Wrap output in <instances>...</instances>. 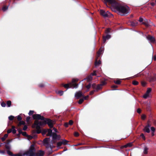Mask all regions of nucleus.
<instances>
[{
	"label": "nucleus",
	"instance_id": "obj_1",
	"mask_svg": "<svg viewBox=\"0 0 156 156\" xmlns=\"http://www.w3.org/2000/svg\"><path fill=\"white\" fill-rule=\"evenodd\" d=\"M105 2H108L111 5V9L113 11H117L122 13V15L127 14L128 13V7L121 5L115 0H105Z\"/></svg>",
	"mask_w": 156,
	"mask_h": 156
},
{
	"label": "nucleus",
	"instance_id": "obj_2",
	"mask_svg": "<svg viewBox=\"0 0 156 156\" xmlns=\"http://www.w3.org/2000/svg\"><path fill=\"white\" fill-rule=\"evenodd\" d=\"M55 123V121L48 118H45L44 121L42 122L39 121H35L33 127L37 129L36 133L39 134L41 132V126L47 124L50 128H52L53 127Z\"/></svg>",
	"mask_w": 156,
	"mask_h": 156
},
{
	"label": "nucleus",
	"instance_id": "obj_3",
	"mask_svg": "<svg viewBox=\"0 0 156 156\" xmlns=\"http://www.w3.org/2000/svg\"><path fill=\"white\" fill-rule=\"evenodd\" d=\"M78 81V79H72V82L69 83H68L64 84H62V86L65 88L68 89L69 88H77L78 87V84L76 83Z\"/></svg>",
	"mask_w": 156,
	"mask_h": 156
},
{
	"label": "nucleus",
	"instance_id": "obj_4",
	"mask_svg": "<svg viewBox=\"0 0 156 156\" xmlns=\"http://www.w3.org/2000/svg\"><path fill=\"white\" fill-rule=\"evenodd\" d=\"M32 117L34 119L36 120L35 121L41 120L44 121L45 118L43 116H41L40 114H38L33 115Z\"/></svg>",
	"mask_w": 156,
	"mask_h": 156
},
{
	"label": "nucleus",
	"instance_id": "obj_5",
	"mask_svg": "<svg viewBox=\"0 0 156 156\" xmlns=\"http://www.w3.org/2000/svg\"><path fill=\"white\" fill-rule=\"evenodd\" d=\"M11 140H6V141L5 142H4L3 143H1V144L4 145V144H5V147L6 149L7 150H10L11 149V147L9 145L10 143L11 142Z\"/></svg>",
	"mask_w": 156,
	"mask_h": 156
},
{
	"label": "nucleus",
	"instance_id": "obj_6",
	"mask_svg": "<svg viewBox=\"0 0 156 156\" xmlns=\"http://www.w3.org/2000/svg\"><path fill=\"white\" fill-rule=\"evenodd\" d=\"M100 13L101 16H102L104 18L108 17L111 14L108 11L106 12L103 10H101L100 11Z\"/></svg>",
	"mask_w": 156,
	"mask_h": 156
},
{
	"label": "nucleus",
	"instance_id": "obj_7",
	"mask_svg": "<svg viewBox=\"0 0 156 156\" xmlns=\"http://www.w3.org/2000/svg\"><path fill=\"white\" fill-rule=\"evenodd\" d=\"M68 142L69 141L66 140H62V141L58 142L57 145L58 147H60L62 144L64 145H66L67 144Z\"/></svg>",
	"mask_w": 156,
	"mask_h": 156
},
{
	"label": "nucleus",
	"instance_id": "obj_8",
	"mask_svg": "<svg viewBox=\"0 0 156 156\" xmlns=\"http://www.w3.org/2000/svg\"><path fill=\"white\" fill-rule=\"evenodd\" d=\"M147 39L150 41V42L152 43H154L155 42V39L154 37L150 35H148L147 37Z\"/></svg>",
	"mask_w": 156,
	"mask_h": 156
},
{
	"label": "nucleus",
	"instance_id": "obj_9",
	"mask_svg": "<svg viewBox=\"0 0 156 156\" xmlns=\"http://www.w3.org/2000/svg\"><path fill=\"white\" fill-rule=\"evenodd\" d=\"M15 127L14 126H12V129H9L7 131V133H9L11 132H12V133L14 134L16 133V130L15 129Z\"/></svg>",
	"mask_w": 156,
	"mask_h": 156
},
{
	"label": "nucleus",
	"instance_id": "obj_10",
	"mask_svg": "<svg viewBox=\"0 0 156 156\" xmlns=\"http://www.w3.org/2000/svg\"><path fill=\"white\" fill-rule=\"evenodd\" d=\"M83 96L82 92L79 91L77 92L75 95V97L76 99H78Z\"/></svg>",
	"mask_w": 156,
	"mask_h": 156
},
{
	"label": "nucleus",
	"instance_id": "obj_11",
	"mask_svg": "<svg viewBox=\"0 0 156 156\" xmlns=\"http://www.w3.org/2000/svg\"><path fill=\"white\" fill-rule=\"evenodd\" d=\"M111 36L110 35L107 34L106 36H103V42L105 43L106 40L108 39L111 38Z\"/></svg>",
	"mask_w": 156,
	"mask_h": 156
},
{
	"label": "nucleus",
	"instance_id": "obj_12",
	"mask_svg": "<svg viewBox=\"0 0 156 156\" xmlns=\"http://www.w3.org/2000/svg\"><path fill=\"white\" fill-rule=\"evenodd\" d=\"M103 51V48H101L99 51H98L97 53V56L98 57H99L100 56L101 54H102V52Z\"/></svg>",
	"mask_w": 156,
	"mask_h": 156
},
{
	"label": "nucleus",
	"instance_id": "obj_13",
	"mask_svg": "<svg viewBox=\"0 0 156 156\" xmlns=\"http://www.w3.org/2000/svg\"><path fill=\"white\" fill-rule=\"evenodd\" d=\"M150 82H154L156 80V74L154 76H151L149 78Z\"/></svg>",
	"mask_w": 156,
	"mask_h": 156
},
{
	"label": "nucleus",
	"instance_id": "obj_14",
	"mask_svg": "<svg viewBox=\"0 0 156 156\" xmlns=\"http://www.w3.org/2000/svg\"><path fill=\"white\" fill-rule=\"evenodd\" d=\"M98 57H99L97 56L96 61L95 63V65L96 66H98L101 63V62L100 60H99L98 61H97Z\"/></svg>",
	"mask_w": 156,
	"mask_h": 156
},
{
	"label": "nucleus",
	"instance_id": "obj_15",
	"mask_svg": "<svg viewBox=\"0 0 156 156\" xmlns=\"http://www.w3.org/2000/svg\"><path fill=\"white\" fill-rule=\"evenodd\" d=\"M138 24V22L136 21H131L129 24L132 27H135Z\"/></svg>",
	"mask_w": 156,
	"mask_h": 156
},
{
	"label": "nucleus",
	"instance_id": "obj_16",
	"mask_svg": "<svg viewBox=\"0 0 156 156\" xmlns=\"http://www.w3.org/2000/svg\"><path fill=\"white\" fill-rule=\"evenodd\" d=\"M52 130L51 129H48V133L47 134V136H52Z\"/></svg>",
	"mask_w": 156,
	"mask_h": 156
},
{
	"label": "nucleus",
	"instance_id": "obj_17",
	"mask_svg": "<svg viewBox=\"0 0 156 156\" xmlns=\"http://www.w3.org/2000/svg\"><path fill=\"white\" fill-rule=\"evenodd\" d=\"M44 154V152L42 151H40L39 152L36 154L37 156H43Z\"/></svg>",
	"mask_w": 156,
	"mask_h": 156
},
{
	"label": "nucleus",
	"instance_id": "obj_18",
	"mask_svg": "<svg viewBox=\"0 0 156 156\" xmlns=\"http://www.w3.org/2000/svg\"><path fill=\"white\" fill-rule=\"evenodd\" d=\"M143 130L144 131H145V132H146L148 133H149L150 132L149 128L148 127H147L146 126L144 127V128L143 129Z\"/></svg>",
	"mask_w": 156,
	"mask_h": 156
},
{
	"label": "nucleus",
	"instance_id": "obj_19",
	"mask_svg": "<svg viewBox=\"0 0 156 156\" xmlns=\"http://www.w3.org/2000/svg\"><path fill=\"white\" fill-rule=\"evenodd\" d=\"M50 140L49 138H46L43 140V143L44 144H47Z\"/></svg>",
	"mask_w": 156,
	"mask_h": 156
},
{
	"label": "nucleus",
	"instance_id": "obj_20",
	"mask_svg": "<svg viewBox=\"0 0 156 156\" xmlns=\"http://www.w3.org/2000/svg\"><path fill=\"white\" fill-rule=\"evenodd\" d=\"M102 88V86L100 84H98L96 86V88L95 90L96 91H98L99 90Z\"/></svg>",
	"mask_w": 156,
	"mask_h": 156
},
{
	"label": "nucleus",
	"instance_id": "obj_21",
	"mask_svg": "<svg viewBox=\"0 0 156 156\" xmlns=\"http://www.w3.org/2000/svg\"><path fill=\"white\" fill-rule=\"evenodd\" d=\"M92 76L90 75L88 76L84 80L86 79L87 81H90L92 80Z\"/></svg>",
	"mask_w": 156,
	"mask_h": 156
},
{
	"label": "nucleus",
	"instance_id": "obj_22",
	"mask_svg": "<svg viewBox=\"0 0 156 156\" xmlns=\"http://www.w3.org/2000/svg\"><path fill=\"white\" fill-rule=\"evenodd\" d=\"M26 123L23 121H21L18 124V126H20L21 125H25Z\"/></svg>",
	"mask_w": 156,
	"mask_h": 156
},
{
	"label": "nucleus",
	"instance_id": "obj_23",
	"mask_svg": "<svg viewBox=\"0 0 156 156\" xmlns=\"http://www.w3.org/2000/svg\"><path fill=\"white\" fill-rule=\"evenodd\" d=\"M8 136L7 134H5L4 136L1 138L2 140V142H4L6 138H7Z\"/></svg>",
	"mask_w": 156,
	"mask_h": 156
},
{
	"label": "nucleus",
	"instance_id": "obj_24",
	"mask_svg": "<svg viewBox=\"0 0 156 156\" xmlns=\"http://www.w3.org/2000/svg\"><path fill=\"white\" fill-rule=\"evenodd\" d=\"M114 82L116 84H120L121 81L120 80H114Z\"/></svg>",
	"mask_w": 156,
	"mask_h": 156
},
{
	"label": "nucleus",
	"instance_id": "obj_25",
	"mask_svg": "<svg viewBox=\"0 0 156 156\" xmlns=\"http://www.w3.org/2000/svg\"><path fill=\"white\" fill-rule=\"evenodd\" d=\"M52 139L53 140H55L56 139L57 135L56 133H53L52 135Z\"/></svg>",
	"mask_w": 156,
	"mask_h": 156
},
{
	"label": "nucleus",
	"instance_id": "obj_26",
	"mask_svg": "<svg viewBox=\"0 0 156 156\" xmlns=\"http://www.w3.org/2000/svg\"><path fill=\"white\" fill-rule=\"evenodd\" d=\"M148 149V148L146 147H144V154H146L147 153Z\"/></svg>",
	"mask_w": 156,
	"mask_h": 156
},
{
	"label": "nucleus",
	"instance_id": "obj_27",
	"mask_svg": "<svg viewBox=\"0 0 156 156\" xmlns=\"http://www.w3.org/2000/svg\"><path fill=\"white\" fill-rule=\"evenodd\" d=\"M7 154L9 156H12L13 155V154L10 150H7Z\"/></svg>",
	"mask_w": 156,
	"mask_h": 156
},
{
	"label": "nucleus",
	"instance_id": "obj_28",
	"mask_svg": "<svg viewBox=\"0 0 156 156\" xmlns=\"http://www.w3.org/2000/svg\"><path fill=\"white\" fill-rule=\"evenodd\" d=\"M11 101H8L6 103L8 107H10L11 105Z\"/></svg>",
	"mask_w": 156,
	"mask_h": 156
},
{
	"label": "nucleus",
	"instance_id": "obj_29",
	"mask_svg": "<svg viewBox=\"0 0 156 156\" xmlns=\"http://www.w3.org/2000/svg\"><path fill=\"white\" fill-rule=\"evenodd\" d=\"M8 8V6H4L2 8V10L3 11H6Z\"/></svg>",
	"mask_w": 156,
	"mask_h": 156
},
{
	"label": "nucleus",
	"instance_id": "obj_30",
	"mask_svg": "<svg viewBox=\"0 0 156 156\" xmlns=\"http://www.w3.org/2000/svg\"><path fill=\"white\" fill-rule=\"evenodd\" d=\"M151 88H147L146 93L149 94L151 91Z\"/></svg>",
	"mask_w": 156,
	"mask_h": 156
},
{
	"label": "nucleus",
	"instance_id": "obj_31",
	"mask_svg": "<svg viewBox=\"0 0 156 156\" xmlns=\"http://www.w3.org/2000/svg\"><path fill=\"white\" fill-rule=\"evenodd\" d=\"M132 83L134 85H137L139 84V83L136 81L133 80V81Z\"/></svg>",
	"mask_w": 156,
	"mask_h": 156
},
{
	"label": "nucleus",
	"instance_id": "obj_32",
	"mask_svg": "<svg viewBox=\"0 0 156 156\" xmlns=\"http://www.w3.org/2000/svg\"><path fill=\"white\" fill-rule=\"evenodd\" d=\"M142 23L145 25L146 27H148L149 26V24L148 23V22L146 21H144Z\"/></svg>",
	"mask_w": 156,
	"mask_h": 156
},
{
	"label": "nucleus",
	"instance_id": "obj_33",
	"mask_svg": "<svg viewBox=\"0 0 156 156\" xmlns=\"http://www.w3.org/2000/svg\"><path fill=\"white\" fill-rule=\"evenodd\" d=\"M106 84V83L105 80L101 82V83L100 84L101 86H104Z\"/></svg>",
	"mask_w": 156,
	"mask_h": 156
},
{
	"label": "nucleus",
	"instance_id": "obj_34",
	"mask_svg": "<svg viewBox=\"0 0 156 156\" xmlns=\"http://www.w3.org/2000/svg\"><path fill=\"white\" fill-rule=\"evenodd\" d=\"M84 99L83 98L80 99L78 101V103L79 104H81L83 101Z\"/></svg>",
	"mask_w": 156,
	"mask_h": 156
},
{
	"label": "nucleus",
	"instance_id": "obj_35",
	"mask_svg": "<svg viewBox=\"0 0 156 156\" xmlns=\"http://www.w3.org/2000/svg\"><path fill=\"white\" fill-rule=\"evenodd\" d=\"M149 96V94L146 93L143 95V98H144L146 99Z\"/></svg>",
	"mask_w": 156,
	"mask_h": 156
},
{
	"label": "nucleus",
	"instance_id": "obj_36",
	"mask_svg": "<svg viewBox=\"0 0 156 156\" xmlns=\"http://www.w3.org/2000/svg\"><path fill=\"white\" fill-rule=\"evenodd\" d=\"M64 92L62 90H59L58 92V94H59L60 96L62 95L63 94Z\"/></svg>",
	"mask_w": 156,
	"mask_h": 156
},
{
	"label": "nucleus",
	"instance_id": "obj_37",
	"mask_svg": "<svg viewBox=\"0 0 156 156\" xmlns=\"http://www.w3.org/2000/svg\"><path fill=\"white\" fill-rule=\"evenodd\" d=\"M34 113V111H32V110H30V111L29 113H28V114L30 116L31 115H33V114Z\"/></svg>",
	"mask_w": 156,
	"mask_h": 156
},
{
	"label": "nucleus",
	"instance_id": "obj_38",
	"mask_svg": "<svg viewBox=\"0 0 156 156\" xmlns=\"http://www.w3.org/2000/svg\"><path fill=\"white\" fill-rule=\"evenodd\" d=\"M17 119L18 121H21L22 119V118L20 115H19L17 116Z\"/></svg>",
	"mask_w": 156,
	"mask_h": 156
},
{
	"label": "nucleus",
	"instance_id": "obj_39",
	"mask_svg": "<svg viewBox=\"0 0 156 156\" xmlns=\"http://www.w3.org/2000/svg\"><path fill=\"white\" fill-rule=\"evenodd\" d=\"M14 118V116L12 115H10L9 117V119L11 121Z\"/></svg>",
	"mask_w": 156,
	"mask_h": 156
},
{
	"label": "nucleus",
	"instance_id": "obj_40",
	"mask_svg": "<svg viewBox=\"0 0 156 156\" xmlns=\"http://www.w3.org/2000/svg\"><path fill=\"white\" fill-rule=\"evenodd\" d=\"M39 87L42 88L44 87V84L43 83H41L38 85Z\"/></svg>",
	"mask_w": 156,
	"mask_h": 156
},
{
	"label": "nucleus",
	"instance_id": "obj_41",
	"mask_svg": "<svg viewBox=\"0 0 156 156\" xmlns=\"http://www.w3.org/2000/svg\"><path fill=\"white\" fill-rule=\"evenodd\" d=\"M141 84L142 85L143 87H145L146 84V83L144 81H142L141 82Z\"/></svg>",
	"mask_w": 156,
	"mask_h": 156
},
{
	"label": "nucleus",
	"instance_id": "obj_42",
	"mask_svg": "<svg viewBox=\"0 0 156 156\" xmlns=\"http://www.w3.org/2000/svg\"><path fill=\"white\" fill-rule=\"evenodd\" d=\"M141 119L143 120H144L146 118V116L144 114L142 115L141 116Z\"/></svg>",
	"mask_w": 156,
	"mask_h": 156
},
{
	"label": "nucleus",
	"instance_id": "obj_43",
	"mask_svg": "<svg viewBox=\"0 0 156 156\" xmlns=\"http://www.w3.org/2000/svg\"><path fill=\"white\" fill-rule=\"evenodd\" d=\"M111 29L109 28L105 30V33L108 34L110 32Z\"/></svg>",
	"mask_w": 156,
	"mask_h": 156
},
{
	"label": "nucleus",
	"instance_id": "obj_44",
	"mask_svg": "<svg viewBox=\"0 0 156 156\" xmlns=\"http://www.w3.org/2000/svg\"><path fill=\"white\" fill-rule=\"evenodd\" d=\"M128 144H126L125 145L122 146L121 147V148L122 149H123L124 148H126L127 147H128Z\"/></svg>",
	"mask_w": 156,
	"mask_h": 156
},
{
	"label": "nucleus",
	"instance_id": "obj_45",
	"mask_svg": "<svg viewBox=\"0 0 156 156\" xmlns=\"http://www.w3.org/2000/svg\"><path fill=\"white\" fill-rule=\"evenodd\" d=\"M44 145L45 146L46 148H48L50 147H51V145L49 144L48 143L47 144H44Z\"/></svg>",
	"mask_w": 156,
	"mask_h": 156
},
{
	"label": "nucleus",
	"instance_id": "obj_46",
	"mask_svg": "<svg viewBox=\"0 0 156 156\" xmlns=\"http://www.w3.org/2000/svg\"><path fill=\"white\" fill-rule=\"evenodd\" d=\"M140 136L144 140H145V137L143 133H141Z\"/></svg>",
	"mask_w": 156,
	"mask_h": 156
},
{
	"label": "nucleus",
	"instance_id": "obj_47",
	"mask_svg": "<svg viewBox=\"0 0 156 156\" xmlns=\"http://www.w3.org/2000/svg\"><path fill=\"white\" fill-rule=\"evenodd\" d=\"M92 87L94 89H95L96 90V85L95 83H93L92 85Z\"/></svg>",
	"mask_w": 156,
	"mask_h": 156
},
{
	"label": "nucleus",
	"instance_id": "obj_48",
	"mask_svg": "<svg viewBox=\"0 0 156 156\" xmlns=\"http://www.w3.org/2000/svg\"><path fill=\"white\" fill-rule=\"evenodd\" d=\"M1 105L2 107H5L6 106V104H5V103L3 101L1 103Z\"/></svg>",
	"mask_w": 156,
	"mask_h": 156
},
{
	"label": "nucleus",
	"instance_id": "obj_49",
	"mask_svg": "<svg viewBox=\"0 0 156 156\" xmlns=\"http://www.w3.org/2000/svg\"><path fill=\"white\" fill-rule=\"evenodd\" d=\"M30 117L29 116H28L26 118V121L27 122H30Z\"/></svg>",
	"mask_w": 156,
	"mask_h": 156
},
{
	"label": "nucleus",
	"instance_id": "obj_50",
	"mask_svg": "<svg viewBox=\"0 0 156 156\" xmlns=\"http://www.w3.org/2000/svg\"><path fill=\"white\" fill-rule=\"evenodd\" d=\"M96 71L94 70L93 72L91 74V75L92 76H96Z\"/></svg>",
	"mask_w": 156,
	"mask_h": 156
},
{
	"label": "nucleus",
	"instance_id": "obj_51",
	"mask_svg": "<svg viewBox=\"0 0 156 156\" xmlns=\"http://www.w3.org/2000/svg\"><path fill=\"white\" fill-rule=\"evenodd\" d=\"M91 84L89 83V84H88V85H87V86H86V88L88 89H89L90 87H91Z\"/></svg>",
	"mask_w": 156,
	"mask_h": 156
},
{
	"label": "nucleus",
	"instance_id": "obj_52",
	"mask_svg": "<svg viewBox=\"0 0 156 156\" xmlns=\"http://www.w3.org/2000/svg\"><path fill=\"white\" fill-rule=\"evenodd\" d=\"M95 91H96L95 90H94L90 91V95H93Z\"/></svg>",
	"mask_w": 156,
	"mask_h": 156
},
{
	"label": "nucleus",
	"instance_id": "obj_53",
	"mask_svg": "<svg viewBox=\"0 0 156 156\" xmlns=\"http://www.w3.org/2000/svg\"><path fill=\"white\" fill-rule=\"evenodd\" d=\"M68 124L69 125H72L73 124V121L72 120H70Z\"/></svg>",
	"mask_w": 156,
	"mask_h": 156
},
{
	"label": "nucleus",
	"instance_id": "obj_54",
	"mask_svg": "<svg viewBox=\"0 0 156 156\" xmlns=\"http://www.w3.org/2000/svg\"><path fill=\"white\" fill-rule=\"evenodd\" d=\"M22 134L23 136H27V132H22Z\"/></svg>",
	"mask_w": 156,
	"mask_h": 156
},
{
	"label": "nucleus",
	"instance_id": "obj_55",
	"mask_svg": "<svg viewBox=\"0 0 156 156\" xmlns=\"http://www.w3.org/2000/svg\"><path fill=\"white\" fill-rule=\"evenodd\" d=\"M27 126L26 125H24V127L23 128V130L24 131H25L27 130Z\"/></svg>",
	"mask_w": 156,
	"mask_h": 156
},
{
	"label": "nucleus",
	"instance_id": "obj_56",
	"mask_svg": "<svg viewBox=\"0 0 156 156\" xmlns=\"http://www.w3.org/2000/svg\"><path fill=\"white\" fill-rule=\"evenodd\" d=\"M151 129L152 132H154L155 131V129L154 127H151Z\"/></svg>",
	"mask_w": 156,
	"mask_h": 156
},
{
	"label": "nucleus",
	"instance_id": "obj_57",
	"mask_svg": "<svg viewBox=\"0 0 156 156\" xmlns=\"http://www.w3.org/2000/svg\"><path fill=\"white\" fill-rule=\"evenodd\" d=\"M18 131L19 133V134H21L22 133V132H23L22 131V130L21 129L19 128L18 129Z\"/></svg>",
	"mask_w": 156,
	"mask_h": 156
},
{
	"label": "nucleus",
	"instance_id": "obj_58",
	"mask_svg": "<svg viewBox=\"0 0 156 156\" xmlns=\"http://www.w3.org/2000/svg\"><path fill=\"white\" fill-rule=\"evenodd\" d=\"M69 124L67 122H66L64 123V126L66 127H67L69 126Z\"/></svg>",
	"mask_w": 156,
	"mask_h": 156
},
{
	"label": "nucleus",
	"instance_id": "obj_59",
	"mask_svg": "<svg viewBox=\"0 0 156 156\" xmlns=\"http://www.w3.org/2000/svg\"><path fill=\"white\" fill-rule=\"evenodd\" d=\"M74 136H75L77 137L79 136V134L78 132H75L74 133Z\"/></svg>",
	"mask_w": 156,
	"mask_h": 156
},
{
	"label": "nucleus",
	"instance_id": "obj_60",
	"mask_svg": "<svg viewBox=\"0 0 156 156\" xmlns=\"http://www.w3.org/2000/svg\"><path fill=\"white\" fill-rule=\"evenodd\" d=\"M111 87L112 88H115H115H117L118 87V86H117V85H114L112 86Z\"/></svg>",
	"mask_w": 156,
	"mask_h": 156
},
{
	"label": "nucleus",
	"instance_id": "obj_61",
	"mask_svg": "<svg viewBox=\"0 0 156 156\" xmlns=\"http://www.w3.org/2000/svg\"><path fill=\"white\" fill-rule=\"evenodd\" d=\"M0 153L3 154H4L5 153V151L4 150H0Z\"/></svg>",
	"mask_w": 156,
	"mask_h": 156
},
{
	"label": "nucleus",
	"instance_id": "obj_62",
	"mask_svg": "<svg viewBox=\"0 0 156 156\" xmlns=\"http://www.w3.org/2000/svg\"><path fill=\"white\" fill-rule=\"evenodd\" d=\"M141 110L139 108H138L137 110V112L138 113H141Z\"/></svg>",
	"mask_w": 156,
	"mask_h": 156
},
{
	"label": "nucleus",
	"instance_id": "obj_63",
	"mask_svg": "<svg viewBox=\"0 0 156 156\" xmlns=\"http://www.w3.org/2000/svg\"><path fill=\"white\" fill-rule=\"evenodd\" d=\"M89 96L88 95H87L86 96H83V99H84V100H87V98H88Z\"/></svg>",
	"mask_w": 156,
	"mask_h": 156
},
{
	"label": "nucleus",
	"instance_id": "obj_64",
	"mask_svg": "<svg viewBox=\"0 0 156 156\" xmlns=\"http://www.w3.org/2000/svg\"><path fill=\"white\" fill-rule=\"evenodd\" d=\"M12 156H22L20 154H13V155Z\"/></svg>",
	"mask_w": 156,
	"mask_h": 156
}]
</instances>
